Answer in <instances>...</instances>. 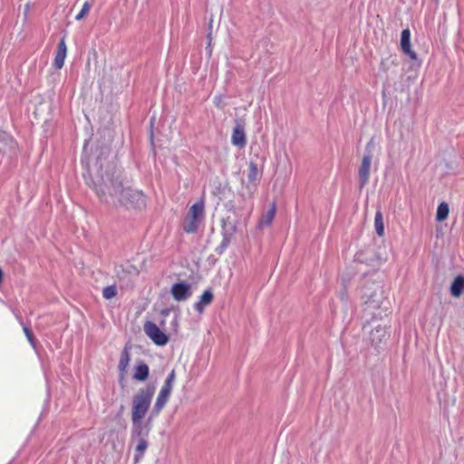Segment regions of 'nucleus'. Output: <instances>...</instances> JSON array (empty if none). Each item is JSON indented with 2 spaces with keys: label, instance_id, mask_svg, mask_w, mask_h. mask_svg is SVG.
Returning a JSON list of instances; mask_svg holds the SVG:
<instances>
[{
  "label": "nucleus",
  "instance_id": "nucleus-1",
  "mask_svg": "<svg viewBox=\"0 0 464 464\" xmlns=\"http://www.w3.org/2000/svg\"><path fill=\"white\" fill-rule=\"evenodd\" d=\"M85 180L100 199L107 204L139 209L146 206V197L142 191L125 185L120 171L111 164L106 166L104 172L102 166L101 172L98 171L94 177H85Z\"/></svg>",
  "mask_w": 464,
  "mask_h": 464
},
{
  "label": "nucleus",
  "instance_id": "nucleus-2",
  "mask_svg": "<svg viewBox=\"0 0 464 464\" xmlns=\"http://www.w3.org/2000/svg\"><path fill=\"white\" fill-rule=\"evenodd\" d=\"M154 392V385H148L138 391L132 399L131 420H143L145 418Z\"/></svg>",
  "mask_w": 464,
  "mask_h": 464
},
{
  "label": "nucleus",
  "instance_id": "nucleus-3",
  "mask_svg": "<svg viewBox=\"0 0 464 464\" xmlns=\"http://www.w3.org/2000/svg\"><path fill=\"white\" fill-rule=\"evenodd\" d=\"M382 286L381 284H372L362 287V299L364 300L365 311H369L374 316L373 310L379 309L382 304Z\"/></svg>",
  "mask_w": 464,
  "mask_h": 464
},
{
  "label": "nucleus",
  "instance_id": "nucleus-4",
  "mask_svg": "<svg viewBox=\"0 0 464 464\" xmlns=\"http://www.w3.org/2000/svg\"><path fill=\"white\" fill-rule=\"evenodd\" d=\"M175 382V371L172 370L170 373L166 378L164 384L160 390V392L157 396V399L155 401V403L153 405L151 414L154 416H158L160 412L162 411V409L167 404L169 396L171 394L173 384Z\"/></svg>",
  "mask_w": 464,
  "mask_h": 464
},
{
  "label": "nucleus",
  "instance_id": "nucleus-5",
  "mask_svg": "<svg viewBox=\"0 0 464 464\" xmlns=\"http://www.w3.org/2000/svg\"><path fill=\"white\" fill-rule=\"evenodd\" d=\"M373 150L374 140L373 139H371L365 146V154L362 157V163L358 169V178L361 188H363L369 181Z\"/></svg>",
  "mask_w": 464,
  "mask_h": 464
},
{
  "label": "nucleus",
  "instance_id": "nucleus-6",
  "mask_svg": "<svg viewBox=\"0 0 464 464\" xmlns=\"http://www.w3.org/2000/svg\"><path fill=\"white\" fill-rule=\"evenodd\" d=\"M153 417L155 416L150 413L145 422H143V420H131L130 443H134L135 440L149 438Z\"/></svg>",
  "mask_w": 464,
  "mask_h": 464
},
{
  "label": "nucleus",
  "instance_id": "nucleus-7",
  "mask_svg": "<svg viewBox=\"0 0 464 464\" xmlns=\"http://www.w3.org/2000/svg\"><path fill=\"white\" fill-rule=\"evenodd\" d=\"M144 332L157 345L163 346L169 341L168 336L153 322L145 323Z\"/></svg>",
  "mask_w": 464,
  "mask_h": 464
},
{
  "label": "nucleus",
  "instance_id": "nucleus-8",
  "mask_svg": "<svg viewBox=\"0 0 464 464\" xmlns=\"http://www.w3.org/2000/svg\"><path fill=\"white\" fill-rule=\"evenodd\" d=\"M192 286L187 282L175 283L170 289L173 299L177 302H183L192 296Z\"/></svg>",
  "mask_w": 464,
  "mask_h": 464
},
{
  "label": "nucleus",
  "instance_id": "nucleus-9",
  "mask_svg": "<svg viewBox=\"0 0 464 464\" xmlns=\"http://www.w3.org/2000/svg\"><path fill=\"white\" fill-rule=\"evenodd\" d=\"M134 448L133 461L135 464L139 463L144 457V454L149 447L148 439L135 440L134 443H130Z\"/></svg>",
  "mask_w": 464,
  "mask_h": 464
},
{
  "label": "nucleus",
  "instance_id": "nucleus-10",
  "mask_svg": "<svg viewBox=\"0 0 464 464\" xmlns=\"http://www.w3.org/2000/svg\"><path fill=\"white\" fill-rule=\"evenodd\" d=\"M231 142L234 146L244 148L246 144V133L244 127L237 124L233 129Z\"/></svg>",
  "mask_w": 464,
  "mask_h": 464
},
{
  "label": "nucleus",
  "instance_id": "nucleus-11",
  "mask_svg": "<svg viewBox=\"0 0 464 464\" xmlns=\"http://www.w3.org/2000/svg\"><path fill=\"white\" fill-rule=\"evenodd\" d=\"M401 47L404 53L408 54L411 59L417 58L416 53L411 47V32L409 29H404L401 35Z\"/></svg>",
  "mask_w": 464,
  "mask_h": 464
},
{
  "label": "nucleus",
  "instance_id": "nucleus-12",
  "mask_svg": "<svg viewBox=\"0 0 464 464\" xmlns=\"http://www.w3.org/2000/svg\"><path fill=\"white\" fill-rule=\"evenodd\" d=\"M66 54L67 47L65 38L63 37L58 44L57 52L53 60V65L56 69H61L63 66Z\"/></svg>",
  "mask_w": 464,
  "mask_h": 464
},
{
  "label": "nucleus",
  "instance_id": "nucleus-13",
  "mask_svg": "<svg viewBox=\"0 0 464 464\" xmlns=\"http://www.w3.org/2000/svg\"><path fill=\"white\" fill-rule=\"evenodd\" d=\"M130 347L128 345H125L121 352V358H120L119 365H118L121 379H124L126 372H127V368H128L130 361Z\"/></svg>",
  "mask_w": 464,
  "mask_h": 464
},
{
  "label": "nucleus",
  "instance_id": "nucleus-14",
  "mask_svg": "<svg viewBox=\"0 0 464 464\" xmlns=\"http://www.w3.org/2000/svg\"><path fill=\"white\" fill-rule=\"evenodd\" d=\"M386 335L385 326L378 324L370 332V341L372 345L378 346L386 338Z\"/></svg>",
  "mask_w": 464,
  "mask_h": 464
},
{
  "label": "nucleus",
  "instance_id": "nucleus-15",
  "mask_svg": "<svg viewBox=\"0 0 464 464\" xmlns=\"http://www.w3.org/2000/svg\"><path fill=\"white\" fill-rule=\"evenodd\" d=\"M213 298L212 291L210 289L205 290L200 295L199 300L194 304V309L201 314L205 307L212 303Z\"/></svg>",
  "mask_w": 464,
  "mask_h": 464
},
{
  "label": "nucleus",
  "instance_id": "nucleus-16",
  "mask_svg": "<svg viewBox=\"0 0 464 464\" xmlns=\"http://www.w3.org/2000/svg\"><path fill=\"white\" fill-rule=\"evenodd\" d=\"M276 212V204L273 203L271 205L270 208L260 218L258 227H264L270 226L273 219L275 218Z\"/></svg>",
  "mask_w": 464,
  "mask_h": 464
},
{
  "label": "nucleus",
  "instance_id": "nucleus-17",
  "mask_svg": "<svg viewBox=\"0 0 464 464\" xmlns=\"http://www.w3.org/2000/svg\"><path fill=\"white\" fill-rule=\"evenodd\" d=\"M464 292V276H458L452 282L450 293L454 297H459Z\"/></svg>",
  "mask_w": 464,
  "mask_h": 464
},
{
  "label": "nucleus",
  "instance_id": "nucleus-18",
  "mask_svg": "<svg viewBox=\"0 0 464 464\" xmlns=\"http://www.w3.org/2000/svg\"><path fill=\"white\" fill-rule=\"evenodd\" d=\"M150 373L149 366L144 363L140 362L135 367V372L133 374V379L136 381L143 382L145 381Z\"/></svg>",
  "mask_w": 464,
  "mask_h": 464
},
{
  "label": "nucleus",
  "instance_id": "nucleus-19",
  "mask_svg": "<svg viewBox=\"0 0 464 464\" xmlns=\"http://www.w3.org/2000/svg\"><path fill=\"white\" fill-rule=\"evenodd\" d=\"M199 219L187 216L183 223V229L187 233H194L197 231L199 224Z\"/></svg>",
  "mask_w": 464,
  "mask_h": 464
},
{
  "label": "nucleus",
  "instance_id": "nucleus-20",
  "mask_svg": "<svg viewBox=\"0 0 464 464\" xmlns=\"http://www.w3.org/2000/svg\"><path fill=\"white\" fill-rule=\"evenodd\" d=\"M374 227L376 234L379 237H382L384 235V223L383 218L381 211H377L374 217Z\"/></svg>",
  "mask_w": 464,
  "mask_h": 464
},
{
  "label": "nucleus",
  "instance_id": "nucleus-21",
  "mask_svg": "<svg viewBox=\"0 0 464 464\" xmlns=\"http://www.w3.org/2000/svg\"><path fill=\"white\" fill-rule=\"evenodd\" d=\"M235 231V227H231L229 229L226 227H223V239L219 246V248L221 251L228 246L231 241V237L233 236V233Z\"/></svg>",
  "mask_w": 464,
  "mask_h": 464
},
{
  "label": "nucleus",
  "instance_id": "nucleus-22",
  "mask_svg": "<svg viewBox=\"0 0 464 464\" xmlns=\"http://www.w3.org/2000/svg\"><path fill=\"white\" fill-rule=\"evenodd\" d=\"M449 206L446 202H441L437 208L436 219L439 222L444 221L449 216Z\"/></svg>",
  "mask_w": 464,
  "mask_h": 464
},
{
  "label": "nucleus",
  "instance_id": "nucleus-23",
  "mask_svg": "<svg viewBox=\"0 0 464 464\" xmlns=\"http://www.w3.org/2000/svg\"><path fill=\"white\" fill-rule=\"evenodd\" d=\"M203 213H204L203 203L197 202L189 208L188 216L196 218L200 220V218L203 216Z\"/></svg>",
  "mask_w": 464,
  "mask_h": 464
},
{
  "label": "nucleus",
  "instance_id": "nucleus-24",
  "mask_svg": "<svg viewBox=\"0 0 464 464\" xmlns=\"http://www.w3.org/2000/svg\"><path fill=\"white\" fill-rule=\"evenodd\" d=\"M17 317V320L19 321L20 324L23 326V330H24V333L28 340V342L30 343V344L35 348V339L34 337V334L33 333L31 332V330L29 329L28 326H26L22 318L20 316H16Z\"/></svg>",
  "mask_w": 464,
  "mask_h": 464
},
{
  "label": "nucleus",
  "instance_id": "nucleus-25",
  "mask_svg": "<svg viewBox=\"0 0 464 464\" xmlns=\"http://www.w3.org/2000/svg\"><path fill=\"white\" fill-rule=\"evenodd\" d=\"M259 177V170L256 163L251 161L249 163V172L247 175V179L250 182L256 181Z\"/></svg>",
  "mask_w": 464,
  "mask_h": 464
},
{
  "label": "nucleus",
  "instance_id": "nucleus-26",
  "mask_svg": "<svg viewBox=\"0 0 464 464\" xmlns=\"http://www.w3.org/2000/svg\"><path fill=\"white\" fill-rule=\"evenodd\" d=\"M117 295V289L114 285H109L103 288L102 296L105 299H111Z\"/></svg>",
  "mask_w": 464,
  "mask_h": 464
},
{
  "label": "nucleus",
  "instance_id": "nucleus-27",
  "mask_svg": "<svg viewBox=\"0 0 464 464\" xmlns=\"http://www.w3.org/2000/svg\"><path fill=\"white\" fill-rule=\"evenodd\" d=\"M91 5L89 2H85L79 12V14L75 16V20L80 21L82 20L90 11Z\"/></svg>",
  "mask_w": 464,
  "mask_h": 464
},
{
  "label": "nucleus",
  "instance_id": "nucleus-28",
  "mask_svg": "<svg viewBox=\"0 0 464 464\" xmlns=\"http://www.w3.org/2000/svg\"><path fill=\"white\" fill-rule=\"evenodd\" d=\"M214 104L218 108H224L225 103L223 102L222 96H215L213 100Z\"/></svg>",
  "mask_w": 464,
  "mask_h": 464
},
{
  "label": "nucleus",
  "instance_id": "nucleus-29",
  "mask_svg": "<svg viewBox=\"0 0 464 464\" xmlns=\"http://www.w3.org/2000/svg\"><path fill=\"white\" fill-rule=\"evenodd\" d=\"M117 276L119 277V279H120V280L129 281V278H127L125 276H121V275H120V272H119V271L117 272Z\"/></svg>",
  "mask_w": 464,
  "mask_h": 464
}]
</instances>
